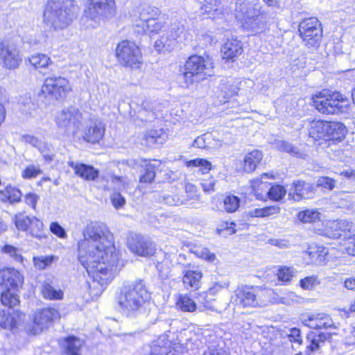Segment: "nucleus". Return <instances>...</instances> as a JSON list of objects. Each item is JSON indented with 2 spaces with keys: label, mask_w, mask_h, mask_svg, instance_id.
<instances>
[{
  "label": "nucleus",
  "mask_w": 355,
  "mask_h": 355,
  "mask_svg": "<svg viewBox=\"0 0 355 355\" xmlns=\"http://www.w3.org/2000/svg\"><path fill=\"white\" fill-rule=\"evenodd\" d=\"M83 236L78 243V259L94 282L103 286L107 284L111 272L116 270L119 261L112 235L104 223L91 222Z\"/></svg>",
  "instance_id": "nucleus-1"
},
{
  "label": "nucleus",
  "mask_w": 355,
  "mask_h": 355,
  "mask_svg": "<svg viewBox=\"0 0 355 355\" xmlns=\"http://www.w3.org/2000/svg\"><path fill=\"white\" fill-rule=\"evenodd\" d=\"M151 293L143 279L123 286L116 297L121 312L129 318L147 317L151 310Z\"/></svg>",
  "instance_id": "nucleus-2"
},
{
  "label": "nucleus",
  "mask_w": 355,
  "mask_h": 355,
  "mask_svg": "<svg viewBox=\"0 0 355 355\" xmlns=\"http://www.w3.org/2000/svg\"><path fill=\"white\" fill-rule=\"evenodd\" d=\"M78 6L74 0H48L44 22L55 31L67 28L77 17Z\"/></svg>",
  "instance_id": "nucleus-3"
},
{
  "label": "nucleus",
  "mask_w": 355,
  "mask_h": 355,
  "mask_svg": "<svg viewBox=\"0 0 355 355\" xmlns=\"http://www.w3.org/2000/svg\"><path fill=\"white\" fill-rule=\"evenodd\" d=\"M213 69L212 59L209 56L191 55L184 64V71L179 76L180 83L182 87H189L205 79L206 76H211Z\"/></svg>",
  "instance_id": "nucleus-4"
},
{
  "label": "nucleus",
  "mask_w": 355,
  "mask_h": 355,
  "mask_svg": "<svg viewBox=\"0 0 355 355\" xmlns=\"http://www.w3.org/2000/svg\"><path fill=\"white\" fill-rule=\"evenodd\" d=\"M24 283V276L12 268L0 270L1 302L3 305L12 308L19 303L16 293Z\"/></svg>",
  "instance_id": "nucleus-5"
},
{
  "label": "nucleus",
  "mask_w": 355,
  "mask_h": 355,
  "mask_svg": "<svg viewBox=\"0 0 355 355\" xmlns=\"http://www.w3.org/2000/svg\"><path fill=\"white\" fill-rule=\"evenodd\" d=\"M313 103L320 113L334 114L343 112L348 104V100L338 92L323 89L313 96Z\"/></svg>",
  "instance_id": "nucleus-6"
},
{
  "label": "nucleus",
  "mask_w": 355,
  "mask_h": 355,
  "mask_svg": "<svg viewBox=\"0 0 355 355\" xmlns=\"http://www.w3.org/2000/svg\"><path fill=\"white\" fill-rule=\"evenodd\" d=\"M303 44L315 50L319 47L322 37V28L320 21L315 17L302 20L298 27Z\"/></svg>",
  "instance_id": "nucleus-7"
},
{
  "label": "nucleus",
  "mask_w": 355,
  "mask_h": 355,
  "mask_svg": "<svg viewBox=\"0 0 355 355\" xmlns=\"http://www.w3.org/2000/svg\"><path fill=\"white\" fill-rule=\"evenodd\" d=\"M116 55L122 65L132 68H138L141 60L139 47L128 40H123L117 45Z\"/></svg>",
  "instance_id": "nucleus-8"
},
{
  "label": "nucleus",
  "mask_w": 355,
  "mask_h": 355,
  "mask_svg": "<svg viewBox=\"0 0 355 355\" xmlns=\"http://www.w3.org/2000/svg\"><path fill=\"white\" fill-rule=\"evenodd\" d=\"M186 34L184 25L180 21H175L167 32L155 42V48L158 51L163 49L170 51L177 42H182L186 38Z\"/></svg>",
  "instance_id": "nucleus-9"
},
{
  "label": "nucleus",
  "mask_w": 355,
  "mask_h": 355,
  "mask_svg": "<svg viewBox=\"0 0 355 355\" xmlns=\"http://www.w3.org/2000/svg\"><path fill=\"white\" fill-rule=\"evenodd\" d=\"M70 90L68 80L61 76H53L46 78L42 87V93L45 97L56 100L64 98Z\"/></svg>",
  "instance_id": "nucleus-10"
},
{
  "label": "nucleus",
  "mask_w": 355,
  "mask_h": 355,
  "mask_svg": "<svg viewBox=\"0 0 355 355\" xmlns=\"http://www.w3.org/2000/svg\"><path fill=\"white\" fill-rule=\"evenodd\" d=\"M83 116L79 109L75 106L64 108L56 118L57 125L65 132H76L82 124Z\"/></svg>",
  "instance_id": "nucleus-11"
},
{
  "label": "nucleus",
  "mask_w": 355,
  "mask_h": 355,
  "mask_svg": "<svg viewBox=\"0 0 355 355\" xmlns=\"http://www.w3.org/2000/svg\"><path fill=\"white\" fill-rule=\"evenodd\" d=\"M112 0H90V3L85 10L86 18L98 23L101 19L111 17L114 12Z\"/></svg>",
  "instance_id": "nucleus-12"
},
{
  "label": "nucleus",
  "mask_w": 355,
  "mask_h": 355,
  "mask_svg": "<svg viewBox=\"0 0 355 355\" xmlns=\"http://www.w3.org/2000/svg\"><path fill=\"white\" fill-rule=\"evenodd\" d=\"M231 302L239 308L255 307L259 305L256 290L248 286H239L231 297Z\"/></svg>",
  "instance_id": "nucleus-13"
},
{
  "label": "nucleus",
  "mask_w": 355,
  "mask_h": 355,
  "mask_svg": "<svg viewBox=\"0 0 355 355\" xmlns=\"http://www.w3.org/2000/svg\"><path fill=\"white\" fill-rule=\"evenodd\" d=\"M21 62L19 50L15 44L2 42L0 44V64L8 69H17Z\"/></svg>",
  "instance_id": "nucleus-14"
},
{
  "label": "nucleus",
  "mask_w": 355,
  "mask_h": 355,
  "mask_svg": "<svg viewBox=\"0 0 355 355\" xmlns=\"http://www.w3.org/2000/svg\"><path fill=\"white\" fill-rule=\"evenodd\" d=\"M59 317L58 311L53 308L43 309L35 313L33 327H26V331L33 335L40 334L54 319Z\"/></svg>",
  "instance_id": "nucleus-15"
},
{
  "label": "nucleus",
  "mask_w": 355,
  "mask_h": 355,
  "mask_svg": "<svg viewBox=\"0 0 355 355\" xmlns=\"http://www.w3.org/2000/svg\"><path fill=\"white\" fill-rule=\"evenodd\" d=\"M128 246L131 252L141 257L153 256L156 251L155 244L141 234H134L129 237Z\"/></svg>",
  "instance_id": "nucleus-16"
},
{
  "label": "nucleus",
  "mask_w": 355,
  "mask_h": 355,
  "mask_svg": "<svg viewBox=\"0 0 355 355\" xmlns=\"http://www.w3.org/2000/svg\"><path fill=\"white\" fill-rule=\"evenodd\" d=\"M302 323L314 329H336L331 318L323 313L311 314L302 320Z\"/></svg>",
  "instance_id": "nucleus-17"
},
{
  "label": "nucleus",
  "mask_w": 355,
  "mask_h": 355,
  "mask_svg": "<svg viewBox=\"0 0 355 355\" xmlns=\"http://www.w3.org/2000/svg\"><path fill=\"white\" fill-rule=\"evenodd\" d=\"M67 164L73 170L76 175L85 180L95 181L99 176V170L92 165L71 160Z\"/></svg>",
  "instance_id": "nucleus-18"
},
{
  "label": "nucleus",
  "mask_w": 355,
  "mask_h": 355,
  "mask_svg": "<svg viewBox=\"0 0 355 355\" xmlns=\"http://www.w3.org/2000/svg\"><path fill=\"white\" fill-rule=\"evenodd\" d=\"M105 130V126L101 121H91L83 131V138L89 143H98L103 139Z\"/></svg>",
  "instance_id": "nucleus-19"
},
{
  "label": "nucleus",
  "mask_w": 355,
  "mask_h": 355,
  "mask_svg": "<svg viewBox=\"0 0 355 355\" xmlns=\"http://www.w3.org/2000/svg\"><path fill=\"white\" fill-rule=\"evenodd\" d=\"M288 196H292L295 201H300L303 198H311L314 196L313 186L311 183L304 181L294 182Z\"/></svg>",
  "instance_id": "nucleus-20"
},
{
  "label": "nucleus",
  "mask_w": 355,
  "mask_h": 355,
  "mask_svg": "<svg viewBox=\"0 0 355 355\" xmlns=\"http://www.w3.org/2000/svg\"><path fill=\"white\" fill-rule=\"evenodd\" d=\"M243 44L236 37L228 38L221 48L223 59L234 61L243 53Z\"/></svg>",
  "instance_id": "nucleus-21"
},
{
  "label": "nucleus",
  "mask_w": 355,
  "mask_h": 355,
  "mask_svg": "<svg viewBox=\"0 0 355 355\" xmlns=\"http://www.w3.org/2000/svg\"><path fill=\"white\" fill-rule=\"evenodd\" d=\"M139 19L135 21V26L140 28L150 21L158 19L161 10L155 6L146 5L139 8Z\"/></svg>",
  "instance_id": "nucleus-22"
},
{
  "label": "nucleus",
  "mask_w": 355,
  "mask_h": 355,
  "mask_svg": "<svg viewBox=\"0 0 355 355\" xmlns=\"http://www.w3.org/2000/svg\"><path fill=\"white\" fill-rule=\"evenodd\" d=\"M182 282L186 287H190L195 290L199 288L202 277L200 271L194 269L191 264H187L182 270Z\"/></svg>",
  "instance_id": "nucleus-23"
},
{
  "label": "nucleus",
  "mask_w": 355,
  "mask_h": 355,
  "mask_svg": "<svg viewBox=\"0 0 355 355\" xmlns=\"http://www.w3.org/2000/svg\"><path fill=\"white\" fill-rule=\"evenodd\" d=\"M352 227V223L347 220L340 219L331 222L329 228L322 231V234L332 239L340 238L343 232L349 231Z\"/></svg>",
  "instance_id": "nucleus-24"
},
{
  "label": "nucleus",
  "mask_w": 355,
  "mask_h": 355,
  "mask_svg": "<svg viewBox=\"0 0 355 355\" xmlns=\"http://www.w3.org/2000/svg\"><path fill=\"white\" fill-rule=\"evenodd\" d=\"M157 118V113L153 105L148 101H144L136 112L135 121L141 123H150Z\"/></svg>",
  "instance_id": "nucleus-25"
},
{
  "label": "nucleus",
  "mask_w": 355,
  "mask_h": 355,
  "mask_svg": "<svg viewBox=\"0 0 355 355\" xmlns=\"http://www.w3.org/2000/svg\"><path fill=\"white\" fill-rule=\"evenodd\" d=\"M146 355H178L175 351L171 348L165 338H159L152 342L149 347V351Z\"/></svg>",
  "instance_id": "nucleus-26"
},
{
  "label": "nucleus",
  "mask_w": 355,
  "mask_h": 355,
  "mask_svg": "<svg viewBox=\"0 0 355 355\" xmlns=\"http://www.w3.org/2000/svg\"><path fill=\"white\" fill-rule=\"evenodd\" d=\"M347 132V128L343 123L337 121H328L326 139L342 141Z\"/></svg>",
  "instance_id": "nucleus-27"
},
{
  "label": "nucleus",
  "mask_w": 355,
  "mask_h": 355,
  "mask_svg": "<svg viewBox=\"0 0 355 355\" xmlns=\"http://www.w3.org/2000/svg\"><path fill=\"white\" fill-rule=\"evenodd\" d=\"M166 134L163 129L150 130L142 135L141 144L152 146L153 144H162L166 140Z\"/></svg>",
  "instance_id": "nucleus-28"
},
{
  "label": "nucleus",
  "mask_w": 355,
  "mask_h": 355,
  "mask_svg": "<svg viewBox=\"0 0 355 355\" xmlns=\"http://www.w3.org/2000/svg\"><path fill=\"white\" fill-rule=\"evenodd\" d=\"M263 159V154L259 150H254L245 155L243 159V170L247 173L253 172Z\"/></svg>",
  "instance_id": "nucleus-29"
},
{
  "label": "nucleus",
  "mask_w": 355,
  "mask_h": 355,
  "mask_svg": "<svg viewBox=\"0 0 355 355\" xmlns=\"http://www.w3.org/2000/svg\"><path fill=\"white\" fill-rule=\"evenodd\" d=\"M327 123L325 121H313L309 129V135L315 139H327Z\"/></svg>",
  "instance_id": "nucleus-30"
},
{
  "label": "nucleus",
  "mask_w": 355,
  "mask_h": 355,
  "mask_svg": "<svg viewBox=\"0 0 355 355\" xmlns=\"http://www.w3.org/2000/svg\"><path fill=\"white\" fill-rule=\"evenodd\" d=\"M273 146L277 150L286 152L297 157L302 158L304 155L297 148L295 147L292 144L284 140L275 139L273 142Z\"/></svg>",
  "instance_id": "nucleus-31"
},
{
  "label": "nucleus",
  "mask_w": 355,
  "mask_h": 355,
  "mask_svg": "<svg viewBox=\"0 0 355 355\" xmlns=\"http://www.w3.org/2000/svg\"><path fill=\"white\" fill-rule=\"evenodd\" d=\"M27 233L37 239L46 237L42 221L36 217H31V224H30Z\"/></svg>",
  "instance_id": "nucleus-32"
},
{
  "label": "nucleus",
  "mask_w": 355,
  "mask_h": 355,
  "mask_svg": "<svg viewBox=\"0 0 355 355\" xmlns=\"http://www.w3.org/2000/svg\"><path fill=\"white\" fill-rule=\"evenodd\" d=\"M321 216V213L317 209H306L297 214V218L304 223L320 221Z\"/></svg>",
  "instance_id": "nucleus-33"
},
{
  "label": "nucleus",
  "mask_w": 355,
  "mask_h": 355,
  "mask_svg": "<svg viewBox=\"0 0 355 355\" xmlns=\"http://www.w3.org/2000/svg\"><path fill=\"white\" fill-rule=\"evenodd\" d=\"M28 62L36 69L46 68L51 64L50 58L42 53L32 55L28 58Z\"/></svg>",
  "instance_id": "nucleus-34"
},
{
  "label": "nucleus",
  "mask_w": 355,
  "mask_h": 355,
  "mask_svg": "<svg viewBox=\"0 0 355 355\" xmlns=\"http://www.w3.org/2000/svg\"><path fill=\"white\" fill-rule=\"evenodd\" d=\"M81 345V340L75 336H69L65 338L64 349L67 355H80L79 351Z\"/></svg>",
  "instance_id": "nucleus-35"
},
{
  "label": "nucleus",
  "mask_w": 355,
  "mask_h": 355,
  "mask_svg": "<svg viewBox=\"0 0 355 355\" xmlns=\"http://www.w3.org/2000/svg\"><path fill=\"white\" fill-rule=\"evenodd\" d=\"M239 83L237 81H222L220 84V89L221 92L223 93L224 98H230L234 95L238 94L239 91V87L238 86Z\"/></svg>",
  "instance_id": "nucleus-36"
},
{
  "label": "nucleus",
  "mask_w": 355,
  "mask_h": 355,
  "mask_svg": "<svg viewBox=\"0 0 355 355\" xmlns=\"http://www.w3.org/2000/svg\"><path fill=\"white\" fill-rule=\"evenodd\" d=\"M159 166V164L157 166L155 163H148L146 164L144 168L143 173L139 178V182L141 183H152L155 178L156 168Z\"/></svg>",
  "instance_id": "nucleus-37"
},
{
  "label": "nucleus",
  "mask_w": 355,
  "mask_h": 355,
  "mask_svg": "<svg viewBox=\"0 0 355 355\" xmlns=\"http://www.w3.org/2000/svg\"><path fill=\"white\" fill-rule=\"evenodd\" d=\"M42 293L43 297L49 300H60L63 297V292L60 289H55L51 284L45 282L43 284Z\"/></svg>",
  "instance_id": "nucleus-38"
},
{
  "label": "nucleus",
  "mask_w": 355,
  "mask_h": 355,
  "mask_svg": "<svg viewBox=\"0 0 355 355\" xmlns=\"http://www.w3.org/2000/svg\"><path fill=\"white\" fill-rule=\"evenodd\" d=\"M188 167H196L198 172L202 174L207 173L211 169V164L207 159L202 158H197L187 162Z\"/></svg>",
  "instance_id": "nucleus-39"
},
{
  "label": "nucleus",
  "mask_w": 355,
  "mask_h": 355,
  "mask_svg": "<svg viewBox=\"0 0 355 355\" xmlns=\"http://www.w3.org/2000/svg\"><path fill=\"white\" fill-rule=\"evenodd\" d=\"M12 221L19 231L27 232L31 224V218L24 214L19 213L14 216Z\"/></svg>",
  "instance_id": "nucleus-40"
},
{
  "label": "nucleus",
  "mask_w": 355,
  "mask_h": 355,
  "mask_svg": "<svg viewBox=\"0 0 355 355\" xmlns=\"http://www.w3.org/2000/svg\"><path fill=\"white\" fill-rule=\"evenodd\" d=\"M241 199L234 195H227L223 199V208L228 213H234L240 207Z\"/></svg>",
  "instance_id": "nucleus-41"
},
{
  "label": "nucleus",
  "mask_w": 355,
  "mask_h": 355,
  "mask_svg": "<svg viewBox=\"0 0 355 355\" xmlns=\"http://www.w3.org/2000/svg\"><path fill=\"white\" fill-rule=\"evenodd\" d=\"M2 252L9 256L13 261L23 263L24 258L21 255L20 249L12 245L6 244L2 248Z\"/></svg>",
  "instance_id": "nucleus-42"
},
{
  "label": "nucleus",
  "mask_w": 355,
  "mask_h": 355,
  "mask_svg": "<svg viewBox=\"0 0 355 355\" xmlns=\"http://www.w3.org/2000/svg\"><path fill=\"white\" fill-rule=\"evenodd\" d=\"M177 306L182 311L193 312L196 310V303L192 299L186 295L179 297Z\"/></svg>",
  "instance_id": "nucleus-43"
},
{
  "label": "nucleus",
  "mask_w": 355,
  "mask_h": 355,
  "mask_svg": "<svg viewBox=\"0 0 355 355\" xmlns=\"http://www.w3.org/2000/svg\"><path fill=\"white\" fill-rule=\"evenodd\" d=\"M17 322L13 316L8 311H0V327L3 329H13Z\"/></svg>",
  "instance_id": "nucleus-44"
},
{
  "label": "nucleus",
  "mask_w": 355,
  "mask_h": 355,
  "mask_svg": "<svg viewBox=\"0 0 355 355\" xmlns=\"http://www.w3.org/2000/svg\"><path fill=\"white\" fill-rule=\"evenodd\" d=\"M286 193V191L284 187L279 184L272 185L268 192L270 199L274 201H280Z\"/></svg>",
  "instance_id": "nucleus-45"
},
{
  "label": "nucleus",
  "mask_w": 355,
  "mask_h": 355,
  "mask_svg": "<svg viewBox=\"0 0 355 355\" xmlns=\"http://www.w3.org/2000/svg\"><path fill=\"white\" fill-rule=\"evenodd\" d=\"M6 197H8V202L13 204L19 202L21 200L22 193L21 191L15 187L7 186L5 188Z\"/></svg>",
  "instance_id": "nucleus-46"
},
{
  "label": "nucleus",
  "mask_w": 355,
  "mask_h": 355,
  "mask_svg": "<svg viewBox=\"0 0 355 355\" xmlns=\"http://www.w3.org/2000/svg\"><path fill=\"white\" fill-rule=\"evenodd\" d=\"M159 200H162L164 203L170 206H178L184 202V199L177 194L163 193L159 196Z\"/></svg>",
  "instance_id": "nucleus-47"
},
{
  "label": "nucleus",
  "mask_w": 355,
  "mask_h": 355,
  "mask_svg": "<svg viewBox=\"0 0 355 355\" xmlns=\"http://www.w3.org/2000/svg\"><path fill=\"white\" fill-rule=\"evenodd\" d=\"M163 25L164 24L162 21H159L157 19H154L150 21L147 24H144L143 26L139 28L140 29L137 30V32L139 33L146 31L149 33H157L163 28Z\"/></svg>",
  "instance_id": "nucleus-48"
},
{
  "label": "nucleus",
  "mask_w": 355,
  "mask_h": 355,
  "mask_svg": "<svg viewBox=\"0 0 355 355\" xmlns=\"http://www.w3.org/2000/svg\"><path fill=\"white\" fill-rule=\"evenodd\" d=\"M36 148L42 154L46 161L50 162L53 159V154L51 144L41 140Z\"/></svg>",
  "instance_id": "nucleus-49"
},
{
  "label": "nucleus",
  "mask_w": 355,
  "mask_h": 355,
  "mask_svg": "<svg viewBox=\"0 0 355 355\" xmlns=\"http://www.w3.org/2000/svg\"><path fill=\"white\" fill-rule=\"evenodd\" d=\"M306 339L309 344L306 346L304 352H308L309 355H310L312 352L319 349L320 342L317 339L316 334L314 332L309 333L306 336Z\"/></svg>",
  "instance_id": "nucleus-50"
},
{
  "label": "nucleus",
  "mask_w": 355,
  "mask_h": 355,
  "mask_svg": "<svg viewBox=\"0 0 355 355\" xmlns=\"http://www.w3.org/2000/svg\"><path fill=\"white\" fill-rule=\"evenodd\" d=\"M53 256H39L33 257L34 265L39 270L45 269L53 263Z\"/></svg>",
  "instance_id": "nucleus-51"
},
{
  "label": "nucleus",
  "mask_w": 355,
  "mask_h": 355,
  "mask_svg": "<svg viewBox=\"0 0 355 355\" xmlns=\"http://www.w3.org/2000/svg\"><path fill=\"white\" fill-rule=\"evenodd\" d=\"M245 27L251 30L255 33H261L263 31L265 27L263 22L258 18L250 19L245 24Z\"/></svg>",
  "instance_id": "nucleus-52"
},
{
  "label": "nucleus",
  "mask_w": 355,
  "mask_h": 355,
  "mask_svg": "<svg viewBox=\"0 0 355 355\" xmlns=\"http://www.w3.org/2000/svg\"><path fill=\"white\" fill-rule=\"evenodd\" d=\"M42 173V171L39 166L33 164L26 166L21 173V176L24 179H32Z\"/></svg>",
  "instance_id": "nucleus-53"
},
{
  "label": "nucleus",
  "mask_w": 355,
  "mask_h": 355,
  "mask_svg": "<svg viewBox=\"0 0 355 355\" xmlns=\"http://www.w3.org/2000/svg\"><path fill=\"white\" fill-rule=\"evenodd\" d=\"M300 284L303 289L312 290L319 284V282L318 281L317 277L309 276L302 279L300 282Z\"/></svg>",
  "instance_id": "nucleus-54"
},
{
  "label": "nucleus",
  "mask_w": 355,
  "mask_h": 355,
  "mask_svg": "<svg viewBox=\"0 0 355 355\" xmlns=\"http://www.w3.org/2000/svg\"><path fill=\"white\" fill-rule=\"evenodd\" d=\"M235 225V223L233 222L230 223H225V224L221 225L220 227L217 229V231L220 236L227 237L236 232L234 228Z\"/></svg>",
  "instance_id": "nucleus-55"
},
{
  "label": "nucleus",
  "mask_w": 355,
  "mask_h": 355,
  "mask_svg": "<svg viewBox=\"0 0 355 355\" xmlns=\"http://www.w3.org/2000/svg\"><path fill=\"white\" fill-rule=\"evenodd\" d=\"M211 136L209 134H203L198 137L193 143L194 147L199 148H206L210 144Z\"/></svg>",
  "instance_id": "nucleus-56"
},
{
  "label": "nucleus",
  "mask_w": 355,
  "mask_h": 355,
  "mask_svg": "<svg viewBox=\"0 0 355 355\" xmlns=\"http://www.w3.org/2000/svg\"><path fill=\"white\" fill-rule=\"evenodd\" d=\"M110 200L116 209H120L125 204V198L118 191H114L111 194Z\"/></svg>",
  "instance_id": "nucleus-57"
},
{
  "label": "nucleus",
  "mask_w": 355,
  "mask_h": 355,
  "mask_svg": "<svg viewBox=\"0 0 355 355\" xmlns=\"http://www.w3.org/2000/svg\"><path fill=\"white\" fill-rule=\"evenodd\" d=\"M278 279L283 282H288L293 277V272L289 268H282L277 274Z\"/></svg>",
  "instance_id": "nucleus-58"
},
{
  "label": "nucleus",
  "mask_w": 355,
  "mask_h": 355,
  "mask_svg": "<svg viewBox=\"0 0 355 355\" xmlns=\"http://www.w3.org/2000/svg\"><path fill=\"white\" fill-rule=\"evenodd\" d=\"M288 340L291 343H297L301 345L302 343V338L301 336V331L300 329L294 327L291 328L289 330V334H288Z\"/></svg>",
  "instance_id": "nucleus-59"
},
{
  "label": "nucleus",
  "mask_w": 355,
  "mask_h": 355,
  "mask_svg": "<svg viewBox=\"0 0 355 355\" xmlns=\"http://www.w3.org/2000/svg\"><path fill=\"white\" fill-rule=\"evenodd\" d=\"M50 230L53 234L61 239L67 237V233L64 229L57 222L51 223L50 225Z\"/></svg>",
  "instance_id": "nucleus-60"
},
{
  "label": "nucleus",
  "mask_w": 355,
  "mask_h": 355,
  "mask_svg": "<svg viewBox=\"0 0 355 355\" xmlns=\"http://www.w3.org/2000/svg\"><path fill=\"white\" fill-rule=\"evenodd\" d=\"M318 186L331 190L334 188V180L329 177H322L318 180Z\"/></svg>",
  "instance_id": "nucleus-61"
},
{
  "label": "nucleus",
  "mask_w": 355,
  "mask_h": 355,
  "mask_svg": "<svg viewBox=\"0 0 355 355\" xmlns=\"http://www.w3.org/2000/svg\"><path fill=\"white\" fill-rule=\"evenodd\" d=\"M268 242L270 244L277 246L281 249H286L290 247L289 241L285 239H271Z\"/></svg>",
  "instance_id": "nucleus-62"
},
{
  "label": "nucleus",
  "mask_w": 355,
  "mask_h": 355,
  "mask_svg": "<svg viewBox=\"0 0 355 355\" xmlns=\"http://www.w3.org/2000/svg\"><path fill=\"white\" fill-rule=\"evenodd\" d=\"M111 181L112 183L118 185L119 189H121V187L125 188V187L129 183L127 178L123 176H117L115 175H111Z\"/></svg>",
  "instance_id": "nucleus-63"
},
{
  "label": "nucleus",
  "mask_w": 355,
  "mask_h": 355,
  "mask_svg": "<svg viewBox=\"0 0 355 355\" xmlns=\"http://www.w3.org/2000/svg\"><path fill=\"white\" fill-rule=\"evenodd\" d=\"M39 200V196L33 193H27L25 196V202L28 205H30L33 209H36L37 202Z\"/></svg>",
  "instance_id": "nucleus-64"
}]
</instances>
